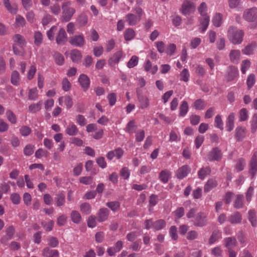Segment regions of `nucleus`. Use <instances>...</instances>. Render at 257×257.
Wrapping results in <instances>:
<instances>
[{"mask_svg": "<svg viewBox=\"0 0 257 257\" xmlns=\"http://www.w3.org/2000/svg\"><path fill=\"white\" fill-rule=\"evenodd\" d=\"M70 217L71 221L77 224H80L82 220L80 213L77 210H72Z\"/></svg>", "mask_w": 257, "mask_h": 257, "instance_id": "28", "label": "nucleus"}, {"mask_svg": "<svg viewBox=\"0 0 257 257\" xmlns=\"http://www.w3.org/2000/svg\"><path fill=\"white\" fill-rule=\"evenodd\" d=\"M135 35V32L133 29L127 28L125 30L124 38L126 41H131L134 38Z\"/></svg>", "mask_w": 257, "mask_h": 257, "instance_id": "41", "label": "nucleus"}, {"mask_svg": "<svg viewBox=\"0 0 257 257\" xmlns=\"http://www.w3.org/2000/svg\"><path fill=\"white\" fill-rule=\"evenodd\" d=\"M172 173L167 169L162 170L160 174L159 178L160 180L164 184L167 183L171 178Z\"/></svg>", "mask_w": 257, "mask_h": 257, "instance_id": "17", "label": "nucleus"}, {"mask_svg": "<svg viewBox=\"0 0 257 257\" xmlns=\"http://www.w3.org/2000/svg\"><path fill=\"white\" fill-rule=\"evenodd\" d=\"M211 169L210 167L207 166L201 168L198 172V176L201 180H204L207 176L210 175Z\"/></svg>", "mask_w": 257, "mask_h": 257, "instance_id": "22", "label": "nucleus"}, {"mask_svg": "<svg viewBox=\"0 0 257 257\" xmlns=\"http://www.w3.org/2000/svg\"><path fill=\"white\" fill-rule=\"evenodd\" d=\"M218 185L217 181L213 178L208 180L204 185V190L205 192H208L211 190L213 188L216 187Z\"/></svg>", "mask_w": 257, "mask_h": 257, "instance_id": "25", "label": "nucleus"}, {"mask_svg": "<svg viewBox=\"0 0 257 257\" xmlns=\"http://www.w3.org/2000/svg\"><path fill=\"white\" fill-rule=\"evenodd\" d=\"M106 206L114 211L119 207L120 203L118 201L108 202L106 203Z\"/></svg>", "mask_w": 257, "mask_h": 257, "instance_id": "62", "label": "nucleus"}, {"mask_svg": "<svg viewBox=\"0 0 257 257\" xmlns=\"http://www.w3.org/2000/svg\"><path fill=\"white\" fill-rule=\"evenodd\" d=\"M138 98L140 103V108L144 109L149 106V100L147 96L138 94Z\"/></svg>", "mask_w": 257, "mask_h": 257, "instance_id": "27", "label": "nucleus"}, {"mask_svg": "<svg viewBox=\"0 0 257 257\" xmlns=\"http://www.w3.org/2000/svg\"><path fill=\"white\" fill-rule=\"evenodd\" d=\"M78 129L73 122H70L66 127L65 133L70 136H76L78 133Z\"/></svg>", "mask_w": 257, "mask_h": 257, "instance_id": "16", "label": "nucleus"}, {"mask_svg": "<svg viewBox=\"0 0 257 257\" xmlns=\"http://www.w3.org/2000/svg\"><path fill=\"white\" fill-rule=\"evenodd\" d=\"M137 128V125L136 124L135 121L132 120L127 123L124 131L130 134H133L136 133Z\"/></svg>", "mask_w": 257, "mask_h": 257, "instance_id": "32", "label": "nucleus"}, {"mask_svg": "<svg viewBox=\"0 0 257 257\" xmlns=\"http://www.w3.org/2000/svg\"><path fill=\"white\" fill-rule=\"evenodd\" d=\"M190 74L187 69L184 68L180 73V80L187 82L189 80Z\"/></svg>", "mask_w": 257, "mask_h": 257, "instance_id": "55", "label": "nucleus"}, {"mask_svg": "<svg viewBox=\"0 0 257 257\" xmlns=\"http://www.w3.org/2000/svg\"><path fill=\"white\" fill-rule=\"evenodd\" d=\"M4 5L9 13L16 14L18 11L17 6L15 3H11L10 0H3Z\"/></svg>", "mask_w": 257, "mask_h": 257, "instance_id": "21", "label": "nucleus"}, {"mask_svg": "<svg viewBox=\"0 0 257 257\" xmlns=\"http://www.w3.org/2000/svg\"><path fill=\"white\" fill-rule=\"evenodd\" d=\"M62 21L65 22H69L76 12L74 8L72 7L70 1H64L62 4Z\"/></svg>", "mask_w": 257, "mask_h": 257, "instance_id": "2", "label": "nucleus"}, {"mask_svg": "<svg viewBox=\"0 0 257 257\" xmlns=\"http://www.w3.org/2000/svg\"><path fill=\"white\" fill-rule=\"evenodd\" d=\"M250 66V62L248 60H243L241 63V71L243 74H245L247 70L249 69Z\"/></svg>", "mask_w": 257, "mask_h": 257, "instance_id": "64", "label": "nucleus"}, {"mask_svg": "<svg viewBox=\"0 0 257 257\" xmlns=\"http://www.w3.org/2000/svg\"><path fill=\"white\" fill-rule=\"evenodd\" d=\"M96 218L94 215L89 216L87 219V225L89 227L94 228L96 226Z\"/></svg>", "mask_w": 257, "mask_h": 257, "instance_id": "63", "label": "nucleus"}, {"mask_svg": "<svg viewBox=\"0 0 257 257\" xmlns=\"http://www.w3.org/2000/svg\"><path fill=\"white\" fill-rule=\"evenodd\" d=\"M233 207L237 209L242 208L244 206V196L242 194H237L233 201Z\"/></svg>", "mask_w": 257, "mask_h": 257, "instance_id": "18", "label": "nucleus"}, {"mask_svg": "<svg viewBox=\"0 0 257 257\" xmlns=\"http://www.w3.org/2000/svg\"><path fill=\"white\" fill-rule=\"evenodd\" d=\"M125 18L126 22L131 26L136 25L141 20L140 16H137L132 13L127 14Z\"/></svg>", "mask_w": 257, "mask_h": 257, "instance_id": "14", "label": "nucleus"}, {"mask_svg": "<svg viewBox=\"0 0 257 257\" xmlns=\"http://www.w3.org/2000/svg\"><path fill=\"white\" fill-rule=\"evenodd\" d=\"M158 202V196L156 195L152 194L150 197L149 199V210L150 212H152L153 210V208H152L153 206H155Z\"/></svg>", "mask_w": 257, "mask_h": 257, "instance_id": "48", "label": "nucleus"}, {"mask_svg": "<svg viewBox=\"0 0 257 257\" xmlns=\"http://www.w3.org/2000/svg\"><path fill=\"white\" fill-rule=\"evenodd\" d=\"M139 62V57L136 55L133 56L127 63L126 66L129 68H132L137 66Z\"/></svg>", "mask_w": 257, "mask_h": 257, "instance_id": "49", "label": "nucleus"}, {"mask_svg": "<svg viewBox=\"0 0 257 257\" xmlns=\"http://www.w3.org/2000/svg\"><path fill=\"white\" fill-rule=\"evenodd\" d=\"M248 218L253 227H255L257 225V220L256 212L254 210H249L248 212Z\"/></svg>", "mask_w": 257, "mask_h": 257, "instance_id": "35", "label": "nucleus"}, {"mask_svg": "<svg viewBox=\"0 0 257 257\" xmlns=\"http://www.w3.org/2000/svg\"><path fill=\"white\" fill-rule=\"evenodd\" d=\"M207 160L209 161H219L222 158L221 150L218 148H213L207 155Z\"/></svg>", "mask_w": 257, "mask_h": 257, "instance_id": "7", "label": "nucleus"}, {"mask_svg": "<svg viewBox=\"0 0 257 257\" xmlns=\"http://www.w3.org/2000/svg\"><path fill=\"white\" fill-rule=\"evenodd\" d=\"M124 151L120 148H117L113 151H109L106 154V158L109 160H112L114 157L120 159L123 155Z\"/></svg>", "mask_w": 257, "mask_h": 257, "instance_id": "10", "label": "nucleus"}, {"mask_svg": "<svg viewBox=\"0 0 257 257\" xmlns=\"http://www.w3.org/2000/svg\"><path fill=\"white\" fill-rule=\"evenodd\" d=\"M166 225V221L163 219H159L153 222V228L155 230H159L163 229Z\"/></svg>", "mask_w": 257, "mask_h": 257, "instance_id": "38", "label": "nucleus"}, {"mask_svg": "<svg viewBox=\"0 0 257 257\" xmlns=\"http://www.w3.org/2000/svg\"><path fill=\"white\" fill-rule=\"evenodd\" d=\"M248 111L245 108L240 109L239 111V120L243 121L247 119L248 118Z\"/></svg>", "mask_w": 257, "mask_h": 257, "instance_id": "57", "label": "nucleus"}, {"mask_svg": "<svg viewBox=\"0 0 257 257\" xmlns=\"http://www.w3.org/2000/svg\"><path fill=\"white\" fill-rule=\"evenodd\" d=\"M244 32L241 30L230 26L228 30L227 36L230 41L233 44H240L243 40Z\"/></svg>", "mask_w": 257, "mask_h": 257, "instance_id": "1", "label": "nucleus"}, {"mask_svg": "<svg viewBox=\"0 0 257 257\" xmlns=\"http://www.w3.org/2000/svg\"><path fill=\"white\" fill-rule=\"evenodd\" d=\"M76 21L80 26H84L87 23L88 17L86 14L84 13H81L78 17Z\"/></svg>", "mask_w": 257, "mask_h": 257, "instance_id": "43", "label": "nucleus"}, {"mask_svg": "<svg viewBox=\"0 0 257 257\" xmlns=\"http://www.w3.org/2000/svg\"><path fill=\"white\" fill-rule=\"evenodd\" d=\"M254 194V188L252 186H250L245 193V199L247 202H250Z\"/></svg>", "mask_w": 257, "mask_h": 257, "instance_id": "54", "label": "nucleus"}, {"mask_svg": "<svg viewBox=\"0 0 257 257\" xmlns=\"http://www.w3.org/2000/svg\"><path fill=\"white\" fill-rule=\"evenodd\" d=\"M70 57L73 62H78L82 58V55L79 50L74 49L70 53Z\"/></svg>", "mask_w": 257, "mask_h": 257, "instance_id": "34", "label": "nucleus"}, {"mask_svg": "<svg viewBox=\"0 0 257 257\" xmlns=\"http://www.w3.org/2000/svg\"><path fill=\"white\" fill-rule=\"evenodd\" d=\"M13 40L21 47H23L26 43L24 37L20 34H16L13 37Z\"/></svg>", "mask_w": 257, "mask_h": 257, "instance_id": "42", "label": "nucleus"}, {"mask_svg": "<svg viewBox=\"0 0 257 257\" xmlns=\"http://www.w3.org/2000/svg\"><path fill=\"white\" fill-rule=\"evenodd\" d=\"M109 211L106 208H100L97 213V220L99 222H103L106 220L108 218Z\"/></svg>", "mask_w": 257, "mask_h": 257, "instance_id": "15", "label": "nucleus"}, {"mask_svg": "<svg viewBox=\"0 0 257 257\" xmlns=\"http://www.w3.org/2000/svg\"><path fill=\"white\" fill-rule=\"evenodd\" d=\"M235 114L233 112L230 113L226 121V130L228 132H231L234 128V120Z\"/></svg>", "mask_w": 257, "mask_h": 257, "instance_id": "24", "label": "nucleus"}, {"mask_svg": "<svg viewBox=\"0 0 257 257\" xmlns=\"http://www.w3.org/2000/svg\"><path fill=\"white\" fill-rule=\"evenodd\" d=\"M222 16L220 13L216 14L212 19L213 25L216 27H219L221 24Z\"/></svg>", "mask_w": 257, "mask_h": 257, "instance_id": "52", "label": "nucleus"}, {"mask_svg": "<svg viewBox=\"0 0 257 257\" xmlns=\"http://www.w3.org/2000/svg\"><path fill=\"white\" fill-rule=\"evenodd\" d=\"M192 221L195 226L203 227L206 226L208 222L207 214L204 212H199L195 215L194 219Z\"/></svg>", "mask_w": 257, "mask_h": 257, "instance_id": "4", "label": "nucleus"}, {"mask_svg": "<svg viewBox=\"0 0 257 257\" xmlns=\"http://www.w3.org/2000/svg\"><path fill=\"white\" fill-rule=\"evenodd\" d=\"M30 100H36L38 97V91L36 88L30 89L29 91L28 95Z\"/></svg>", "mask_w": 257, "mask_h": 257, "instance_id": "51", "label": "nucleus"}, {"mask_svg": "<svg viewBox=\"0 0 257 257\" xmlns=\"http://www.w3.org/2000/svg\"><path fill=\"white\" fill-rule=\"evenodd\" d=\"M67 40V34L63 28H61L56 36V41L58 45H64Z\"/></svg>", "mask_w": 257, "mask_h": 257, "instance_id": "13", "label": "nucleus"}, {"mask_svg": "<svg viewBox=\"0 0 257 257\" xmlns=\"http://www.w3.org/2000/svg\"><path fill=\"white\" fill-rule=\"evenodd\" d=\"M242 216L241 214L238 212H235L228 217V221L231 224H237L241 222Z\"/></svg>", "mask_w": 257, "mask_h": 257, "instance_id": "30", "label": "nucleus"}, {"mask_svg": "<svg viewBox=\"0 0 257 257\" xmlns=\"http://www.w3.org/2000/svg\"><path fill=\"white\" fill-rule=\"evenodd\" d=\"M245 165L246 162L245 160L243 158H240L236 162L235 169L237 172H240L244 169Z\"/></svg>", "mask_w": 257, "mask_h": 257, "instance_id": "46", "label": "nucleus"}, {"mask_svg": "<svg viewBox=\"0 0 257 257\" xmlns=\"http://www.w3.org/2000/svg\"><path fill=\"white\" fill-rule=\"evenodd\" d=\"M6 115L9 121L12 123L17 122V117L16 115L10 110H8L6 112Z\"/></svg>", "mask_w": 257, "mask_h": 257, "instance_id": "56", "label": "nucleus"}, {"mask_svg": "<svg viewBox=\"0 0 257 257\" xmlns=\"http://www.w3.org/2000/svg\"><path fill=\"white\" fill-rule=\"evenodd\" d=\"M240 56V51L232 50L229 54L230 60L233 63L237 64L239 62Z\"/></svg>", "mask_w": 257, "mask_h": 257, "instance_id": "29", "label": "nucleus"}, {"mask_svg": "<svg viewBox=\"0 0 257 257\" xmlns=\"http://www.w3.org/2000/svg\"><path fill=\"white\" fill-rule=\"evenodd\" d=\"M195 5L188 1L184 2L182 6V13L184 15H189L195 11Z\"/></svg>", "mask_w": 257, "mask_h": 257, "instance_id": "11", "label": "nucleus"}, {"mask_svg": "<svg viewBox=\"0 0 257 257\" xmlns=\"http://www.w3.org/2000/svg\"><path fill=\"white\" fill-rule=\"evenodd\" d=\"M57 27L55 26H52L47 32V37L50 41H53L54 39V35L57 31Z\"/></svg>", "mask_w": 257, "mask_h": 257, "instance_id": "53", "label": "nucleus"}, {"mask_svg": "<svg viewBox=\"0 0 257 257\" xmlns=\"http://www.w3.org/2000/svg\"><path fill=\"white\" fill-rule=\"evenodd\" d=\"M189 109L187 101H183L179 107V116L184 117L188 112Z\"/></svg>", "mask_w": 257, "mask_h": 257, "instance_id": "37", "label": "nucleus"}, {"mask_svg": "<svg viewBox=\"0 0 257 257\" xmlns=\"http://www.w3.org/2000/svg\"><path fill=\"white\" fill-rule=\"evenodd\" d=\"M205 102L204 100L199 99L195 101L194 103V107L198 110H202L205 107Z\"/></svg>", "mask_w": 257, "mask_h": 257, "instance_id": "50", "label": "nucleus"}, {"mask_svg": "<svg viewBox=\"0 0 257 257\" xmlns=\"http://www.w3.org/2000/svg\"><path fill=\"white\" fill-rule=\"evenodd\" d=\"M51 12L55 15H58L60 13L61 8L59 4H55L50 7Z\"/></svg>", "mask_w": 257, "mask_h": 257, "instance_id": "59", "label": "nucleus"}, {"mask_svg": "<svg viewBox=\"0 0 257 257\" xmlns=\"http://www.w3.org/2000/svg\"><path fill=\"white\" fill-rule=\"evenodd\" d=\"M32 130L27 126H23L20 128V132L22 136L27 137L31 133Z\"/></svg>", "mask_w": 257, "mask_h": 257, "instance_id": "60", "label": "nucleus"}, {"mask_svg": "<svg viewBox=\"0 0 257 257\" xmlns=\"http://www.w3.org/2000/svg\"><path fill=\"white\" fill-rule=\"evenodd\" d=\"M190 171V167L187 165H185L177 170L175 172V176L179 180H182L187 177Z\"/></svg>", "mask_w": 257, "mask_h": 257, "instance_id": "6", "label": "nucleus"}, {"mask_svg": "<svg viewBox=\"0 0 257 257\" xmlns=\"http://www.w3.org/2000/svg\"><path fill=\"white\" fill-rule=\"evenodd\" d=\"M69 43L75 47H82L85 44L84 37L82 35H75L70 38Z\"/></svg>", "mask_w": 257, "mask_h": 257, "instance_id": "8", "label": "nucleus"}, {"mask_svg": "<svg viewBox=\"0 0 257 257\" xmlns=\"http://www.w3.org/2000/svg\"><path fill=\"white\" fill-rule=\"evenodd\" d=\"M238 75V71L234 66L229 67L227 73L225 75V80L227 82L234 80Z\"/></svg>", "mask_w": 257, "mask_h": 257, "instance_id": "12", "label": "nucleus"}, {"mask_svg": "<svg viewBox=\"0 0 257 257\" xmlns=\"http://www.w3.org/2000/svg\"><path fill=\"white\" fill-rule=\"evenodd\" d=\"M243 18L248 22L253 23V28L257 26V8L255 7L246 9L243 14Z\"/></svg>", "mask_w": 257, "mask_h": 257, "instance_id": "3", "label": "nucleus"}, {"mask_svg": "<svg viewBox=\"0 0 257 257\" xmlns=\"http://www.w3.org/2000/svg\"><path fill=\"white\" fill-rule=\"evenodd\" d=\"M34 43L37 46H39L41 45L43 42V35L40 31H36L34 33Z\"/></svg>", "mask_w": 257, "mask_h": 257, "instance_id": "45", "label": "nucleus"}, {"mask_svg": "<svg viewBox=\"0 0 257 257\" xmlns=\"http://www.w3.org/2000/svg\"><path fill=\"white\" fill-rule=\"evenodd\" d=\"M56 205L57 207L64 206L65 203V195L62 192H60L56 195L55 198Z\"/></svg>", "mask_w": 257, "mask_h": 257, "instance_id": "31", "label": "nucleus"}, {"mask_svg": "<svg viewBox=\"0 0 257 257\" xmlns=\"http://www.w3.org/2000/svg\"><path fill=\"white\" fill-rule=\"evenodd\" d=\"M42 105V101H39L37 103H33L29 106L28 110L31 113H36L41 109Z\"/></svg>", "mask_w": 257, "mask_h": 257, "instance_id": "39", "label": "nucleus"}, {"mask_svg": "<svg viewBox=\"0 0 257 257\" xmlns=\"http://www.w3.org/2000/svg\"><path fill=\"white\" fill-rule=\"evenodd\" d=\"M20 77L17 71H14L11 75V82L14 85H18L20 83Z\"/></svg>", "mask_w": 257, "mask_h": 257, "instance_id": "47", "label": "nucleus"}, {"mask_svg": "<svg viewBox=\"0 0 257 257\" xmlns=\"http://www.w3.org/2000/svg\"><path fill=\"white\" fill-rule=\"evenodd\" d=\"M169 234L171 238L174 240L178 239L177 228L175 226H172L169 229Z\"/></svg>", "mask_w": 257, "mask_h": 257, "instance_id": "58", "label": "nucleus"}, {"mask_svg": "<svg viewBox=\"0 0 257 257\" xmlns=\"http://www.w3.org/2000/svg\"><path fill=\"white\" fill-rule=\"evenodd\" d=\"M225 246L229 250H232V248L237 245V241L234 237H226L223 240Z\"/></svg>", "mask_w": 257, "mask_h": 257, "instance_id": "20", "label": "nucleus"}, {"mask_svg": "<svg viewBox=\"0 0 257 257\" xmlns=\"http://www.w3.org/2000/svg\"><path fill=\"white\" fill-rule=\"evenodd\" d=\"M245 128L241 126H238L235 130V138L237 141H241L245 135Z\"/></svg>", "mask_w": 257, "mask_h": 257, "instance_id": "26", "label": "nucleus"}, {"mask_svg": "<svg viewBox=\"0 0 257 257\" xmlns=\"http://www.w3.org/2000/svg\"><path fill=\"white\" fill-rule=\"evenodd\" d=\"M34 151V146L31 145H27L24 149V154L26 156L32 155Z\"/></svg>", "mask_w": 257, "mask_h": 257, "instance_id": "61", "label": "nucleus"}, {"mask_svg": "<svg viewBox=\"0 0 257 257\" xmlns=\"http://www.w3.org/2000/svg\"><path fill=\"white\" fill-rule=\"evenodd\" d=\"M202 16V19L200 20L201 27L199 29L201 32H204L208 28L209 23V17L207 15Z\"/></svg>", "mask_w": 257, "mask_h": 257, "instance_id": "33", "label": "nucleus"}, {"mask_svg": "<svg viewBox=\"0 0 257 257\" xmlns=\"http://www.w3.org/2000/svg\"><path fill=\"white\" fill-rule=\"evenodd\" d=\"M221 237V233L218 230H214L209 239V244H213Z\"/></svg>", "mask_w": 257, "mask_h": 257, "instance_id": "36", "label": "nucleus"}, {"mask_svg": "<svg viewBox=\"0 0 257 257\" xmlns=\"http://www.w3.org/2000/svg\"><path fill=\"white\" fill-rule=\"evenodd\" d=\"M123 57V53L121 51H117L109 59L108 61V64L111 67H114Z\"/></svg>", "mask_w": 257, "mask_h": 257, "instance_id": "9", "label": "nucleus"}, {"mask_svg": "<svg viewBox=\"0 0 257 257\" xmlns=\"http://www.w3.org/2000/svg\"><path fill=\"white\" fill-rule=\"evenodd\" d=\"M42 255L44 257H59V253L57 250L46 247L43 249Z\"/></svg>", "mask_w": 257, "mask_h": 257, "instance_id": "19", "label": "nucleus"}, {"mask_svg": "<svg viewBox=\"0 0 257 257\" xmlns=\"http://www.w3.org/2000/svg\"><path fill=\"white\" fill-rule=\"evenodd\" d=\"M78 81L84 90H87L89 87L90 80L87 75L85 74L80 75Z\"/></svg>", "mask_w": 257, "mask_h": 257, "instance_id": "23", "label": "nucleus"}, {"mask_svg": "<svg viewBox=\"0 0 257 257\" xmlns=\"http://www.w3.org/2000/svg\"><path fill=\"white\" fill-rule=\"evenodd\" d=\"M53 58L54 59L55 63L60 66H61L64 63V57L60 53L56 52L53 55Z\"/></svg>", "mask_w": 257, "mask_h": 257, "instance_id": "44", "label": "nucleus"}, {"mask_svg": "<svg viewBox=\"0 0 257 257\" xmlns=\"http://www.w3.org/2000/svg\"><path fill=\"white\" fill-rule=\"evenodd\" d=\"M80 210L82 213L88 215L91 212V206L88 203H83L80 205Z\"/></svg>", "mask_w": 257, "mask_h": 257, "instance_id": "40", "label": "nucleus"}, {"mask_svg": "<svg viewBox=\"0 0 257 257\" xmlns=\"http://www.w3.org/2000/svg\"><path fill=\"white\" fill-rule=\"evenodd\" d=\"M249 173L253 178L257 173V152L253 153L249 164Z\"/></svg>", "mask_w": 257, "mask_h": 257, "instance_id": "5", "label": "nucleus"}]
</instances>
